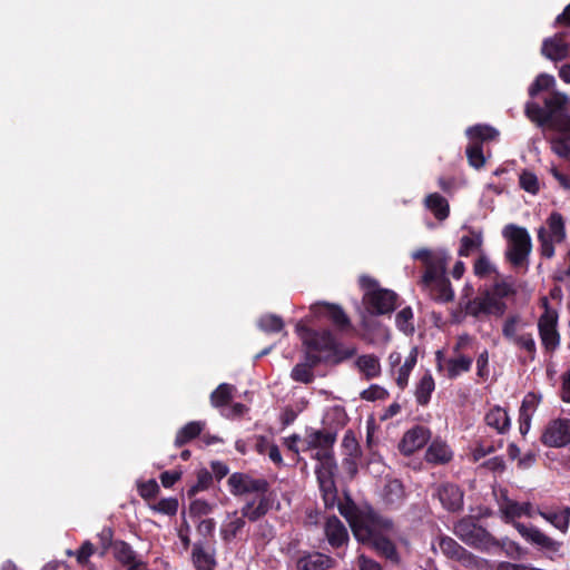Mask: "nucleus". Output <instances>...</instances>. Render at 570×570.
Listing matches in <instances>:
<instances>
[{"label":"nucleus","mask_w":570,"mask_h":570,"mask_svg":"<svg viewBox=\"0 0 570 570\" xmlns=\"http://www.w3.org/2000/svg\"><path fill=\"white\" fill-rule=\"evenodd\" d=\"M335 441L336 433L330 430H314L313 433L303 439L297 434H292L284 439L287 450L295 454L312 451L311 458L318 461V465L315 468V475L326 509H333L338 499L334 481L336 462L333 445Z\"/></svg>","instance_id":"1"},{"label":"nucleus","mask_w":570,"mask_h":570,"mask_svg":"<svg viewBox=\"0 0 570 570\" xmlns=\"http://www.w3.org/2000/svg\"><path fill=\"white\" fill-rule=\"evenodd\" d=\"M296 330L301 334L303 344L306 347L302 363L311 370H314L322 363L340 364L355 354L354 347H344L330 330L316 331L301 323L296 325Z\"/></svg>","instance_id":"2"},{"label":"nucleus","mask_w":570,"mask_h":570,"mask_svg":"<svg viewBox=\"0 0 570 570\" xmlns=\"http://www.w3.org/2000/svg\"><path fill=\"white\" fill-rule=\"evenodd\" d=\"M227 485L234 497L256 494V499L248 500L239 510L249 522L264 518L273 507L274 497L269 491L271 484L264 478L256 479L248 473L234 472L229 475Z\"/></svg>","instance_id":"3"},{"label":"nucleus","mask_w":570,"mask_h":570,"mask_svg":"<svg viewBox=\"0 0 570 570\" xmlns=\"http://www.w3.org/2000/svg\"><path fill=\"white\" fill-rule=\"evenodd\" d=\"M541 107L535 101H528L524 107L525 116L538 127H548L560 132L561 137H570V115L566 112L568 97L559 91L549 94Z\"/></svg>","instance_id":"4"},{"label":"nucleus","mask_w":570,"mask_h":570,"mask_svg":"<svg viewBox=\"0 0 570 570\" xmlns=\"http://www.w3.org/2000/svg\"><path fill=\"white\" fill-rule=\"evenodd\" d=\"M335 507H337L341 515L348 522L355 539L357 537L367 535L368 525H389V522L383 520V515L371 505L358 508L350 495L345 497L344 502L337 501Z\"/></svg>","instance_id":"5"},{"label":"nucleus","mask_w":570,"mask_h":570,"mask_svg":"<svg viewBox=\"0 0 570 570\" xmlns=\"http://www.w3.org/2000/svg\"><path fill=\"white\" fill-rule=\"evenodd\" d=\"M508 242L505 259L514 267L528 269L529 256L532 250V240L527 228L515 224H508L502 230Z\"/></svg>","instance_id":"6"},{"label":"nucleus","mask_w":570,"mask_h":570,"mask_svg":"<svg viewBox=\"0 0 570 570\" xmlns=\"http://www.w3.org/2000/svg\"><path fill=\"white\" fill-rule=\"evenodd\" d=\"M453 532L466 546L482 552H491L499 547V540L471 515L455 522Z\"/></svg>","instance_id":"7"},{"label":"nucleus","mask_w":570,"mask_h":570,"mask_svg":"<svg viewBox=\"0 0 570 570\" xmlns=\"http://www.w3.org/2000/svg\"><path fill=\"white\" fill-rule=\"evenodd\" d=\"M383 520L389 522V525L374 524L368 525V534L364 537H357L356 540L363 544L371 546L380 556L385 559L399 563L400 556L394 542L389 539L383 532H392L394 522L392 519L383 517Z\"/></svg>","instance_id":"8"},{"label":"nucleus","mask_w":570,"mask_h":570,"mask_svg":"<svg viewBox=\"0 0 570 570\" xmlns=\"http://www.w3.org/2000/svg\"><path fill=\"white\" fill-rule=\"evenodd\" d=\"M236 387L229 383H220L210 393V404L226 419L243 417L248 407L243 403H233V395Z\"/></svg>","instance_id":"9"},{"label":"nucleus","mask_w":570,"mask_h":570,"mask_svg":"<svg viewBox=\"0 0 570 570\" xmlns=\"http://www.w3.org/2000/svg\"><path fill=\"white\" fill-rule=\"evenodd\" d=\"M513 525L527 542L537 547L550 559H553L556 556H561L560 550L563 546L561 541L552 539L534 525H525L515 521H513Z\"/></svg>","instance_id":"10"},{"label":"nucleus","mask_w":570,"mask_h":570,"mask_svg":"<svg viewBox=\"0 0 570 570\" xmlns=\"http://www.w3.org/2000/svg\"><path fill=\"white\" fill-rule=\"evenodd\" d=\"M544 312L538 321L539 336L542 346L547 352H554L560 345V334L558 332V313L549 307L548 299L542 298Z\"/></svg>","instance_id":"11"},{"label":"nucleus","mask_w":570,"mask_h":570,"mask_svg":"<svg viewBox=\"0 0 570 570\" xmlns=\"http://www.w3.org/2000/svg\"><path fill=\"white\" fill-rule=\"evenodd\" d=\"M397 294L391 289L377 288L364 294L363 303L371 315L391 314L396 308Z\"/></svg>","instance_id":"12"},{"label":"nucleus","mask_w":570,"mask_h":570,"mask_svg":"<svg viewBox=\"0 0 570 570\" xmlns=\"http://www.w3.org/2000/svg\"><path fill=\"white\" fill-rule=\"evenodd\" d=\"M446 265L436 271L434 276L425 281L421 278L420 285L423 289L428 291L431 298L435 302L448 303L454 298V291L451 286L450 279L445 275Z\"/></svg>","instance_id":"13"},{"label":"nucleus","mask_w":570,"mask_h":570,"mask_svg":"<svg viewBox=\"0 0 570 570\" xmlns=\"http://www.w3.org/2000/svg\"><path fill=\"white\" fill-rule=\"evenodd\" d=\"M541 55L558 62L570 57V29L557 32L542 41Z\"/></svg>","instance_id":"14"},{"label":"nucleus","mask_w":570,"mask_h":570,"mask_svg":"<svg viewBox=\"0 0 570 570\" xmlns=\"http://www.w3.org/2000/svg\"><path fill=\"white\" fill-rule=\"evenodd\" d=\"M112 554L117 562L127 567V570H140L146 568V563L137 558L136 551L124 540L115 541Z\"/></svg>","instance_id":"15"},{"label":"nucleus","mask_w":570,"mask_h":570,"mask_svg":"<svg viewBox=\"0 0 570 570\" xmlns=\"http://www.w3.org/2000/svg\"><path fill=\"white\" fill-rule=\"evenodd\" d=\"M336 566V560L322 552H304L296 561L297 570H327Z\"/></svg>","instance_id":"16"},{"label":"nucleus","mask_w":570,"mask_h":570,"mask_svg":"<svg viewBox=\"0 0 570 570\" xmlns=\"http://www.w3.org/2000/svg\"><path fill=\"white\" fill-rule=\"evenodd\" d=\"M439 547L446 558L459 561L462 564H470L473 560V554L449 535H441L439 538Z\"/></svg>","instance_id":"17"},{"label":"nucleus","mask_w":570,"mask_h":570,"mask_svg":"<svg viewBox=\"0 0 570 570\" xmlns=\"http://www.w3.org/2000/svg\"><path fill=\"white\" fill-rule=\"evenodd\" d=\"M438 498L448 511L455 512L463 507V491L456 484H441L438 489Z\"/></svg>","instance_id":"18"},{"label":"nucleus","mask_w":570,"mask_h":570,"mask_svg":"<svg viewBox=\"0 0 570 570\" xmlns=\"http://www.w3.org/2000/svg\"><path fill=\"white\" fill-rule=\"evenodd\" d=\"M430 438V430H407L399 443V450L403 455L410 456L422 449Z\"/></svg>","instance_id":"19"},{"label":"nucleus","mask_w":570,"mask_h":570,"mask_svg":"<svg viewBox=\"0 0 570 570\" xmlns=\"http://www.w3.org/2000/svg\"><path fill=\"white\" fill-rule=\"evenodd\" d=\"M324 531L330 546L334 549H338L348 542L347 529L336 515L327 518Z\"/></svg>","instance_id":"20"},{"label":"nucleus","mask_w":570,"mask_h":570,"mask_svg":"<svg viewBox=\"0 0 570 570\" xmlns=\"http://www.w3.org/2000/svg\"><path fill=\"white\" fill-rule=\"evenodd\" d=\"M404 484L399 479L387 480L383 487L382 500L389 509H399L405 501Z\"/></svg>","instance_id":"21"},{"label":"nucleus","mask_w":570,"mask_h":570,"mask_svg":"<svg viewBox=\"0 0 570 570\" xmlns=\"http://www.w3.org/2000/svg\"><path fill=\"white\" fill-rule=\"evenodd\" d=\"M313 309L316 314L326 316L341 331L351 327V320L340 305L323 303L315 305Z\"/></svg>","instance_id":"22"},{"label":"nucleus","mask_w":570,"mask_h":570,"mask_svg":"<svg viewBox=\"0 0 570 570\" xmlns=\"http://www.w3.org/2000/svg\"><path fill=\"white\" fill-rule=\"evenodd\" d=\"M535 513L562 533L568 531L570 525V507H562L559 510L538 508Z\"/></svg>","instance_id":"23"},{"label":"nucleus","mask_w":570,"mask_h":570,"mask_svg":"<svg viewBox=\"0 0 570 570\" xmlns=\"http://www.w3.org/2000/svg\"><path fill=\"white\" fill-rule=\"evenodd\" d=\"M202 431L203 430H179L175 444L183 446L186 443L194 442L198 448H204L222 441L218 436L208 433L202 434Z\"/></svg>","instance_id":"24"},{"label":"nucleus","mask_w":570,"mask_h":570,"mask_svg":"<svg viewBox=\"0 0 570 570\" xmlns=\"http://www.w3.org/2000/svg\"><path fill=\"white\" fill-rule=\"evenodd\" d=\"M191 561L196 570H214L217 566L215 550L206 549L202 541L194 543Z\"/></svg>","instance_id":"25"},{"label":"nucleus","mask_w":570,"mask_h":570,"mask_svg":"<svg viewBox=\"0 0 570 570\" xmlns=\"http://www.w3.org/2000/svg\"><path fill=\"white\" fill-rule=\"evenodd\" d=\"M227 517L233 519L222 524L219 534L225 543H230L242 533L247 518H244L242 513L238 517V511L228 512Z\"/></svg>","instance_id":"26"},{"label":"nucleus","mask_w":570,"mask_h":570,"mask_svg":"<svg viewBox=\"0 0 570 570\" xmlns=\"http://www.w3.org/2000/svg\"><path fill=\"white\" fill-rule=\"evenodd\" d=\"M412 257L415 261H421L425 265V272L422 277L425 281L431 279L436 271H440L443 266L446 265V262L442 257H433L432 252L428 248H420L413 252Z\"/></svg>","instance_id":"27"},{"label":"nucleus","mask_w":570,"mask_h":570,"mask_svg":"<svg viewBox=\"0 0 570 570\" xmlns=\"http://www.w3.org/2000/svg\"><path fill=\"white\" fill-rule=\"evenodd\" d=\"M465 135L470 139V142L483 146L484 142L497 140L499 131L492 126L479 124L469 127L465 130Z\"/></svg>","instance_id":"28"},{"label":"nucleus","mask_w":570,"mask_h":570,"mask_svg":"<svg viewBox=\"0 0 570 570\" xmlns=\"http://www.w3.org/2000/svg\"><path fill=\"white\" fill-rule=\"evenodd\" d=\"M501 511L507 519V521H512L522 515L533 517L534 510L530 502H518L513 500H507L503 505H501Z\"/></svg>","instance_id":"29"},{"label":"nucleus","mask_w":570,"mask_h":570,"mask_svg":"<svg viewBox=\"0 0 570 570\" xmlns=\"http://www.w3.org/2000/svg\"><path fill=\"white\" fill-rule=\"evenodd\" d=\"M424 205L438 220H444L450 215L448 200L438 193L429 194L425 197Z\"/></svg>","instance_id":"30"},{"label":"nucleus","mask_w":570,"mask_h":570,"mask_svg":"<svg viewBox=\"0 0 570 570\" xmlns=\"http://www.w3.org/2000/svg\"><path fill=\"white\" fill-rule=\"evenodd\" d=\"M539 402L540 397L533 392H529L523 397L519 410V428H530L531 417L535 412Z\"/></svg>","instance_id":"31"},{"label":"nucleus","mask_w":570,"mask_h":570,"mask_svg":"<svg viewBox=\"0 0 570 570\" xmlns=\"http://www.w3.org/2000/svg\"><path fill=\"white\" fill-rule=\"evenodd\" d=\"M452 452L450 448L442 442L434 441L428 448L425 453V460L434 464H444L451 461Z\"/></svg>","instance_id":"32"},{"label":"nucleus","mask_w":570,"mask_h":570,"mask_svg":"<svg viewBox=\"0 0 570 570\" xmlns=\"http://www.w3.org/2000/svg\"><path fill=\"white\" fill-rule=\"evenodd\" d=\"M548 236L553 238L557 244L564 242L567 238L566 224L563 216L558 212H552L547 218Z\"/></svg>","instance_id":"33"},{"label":"nucleus","mask_w":570,"mask_h":570,"mask_svg":"<svg viewBox=\"0 0 570 570\" xmlns=\"http://www.w3.org/2000/svg\"><path fill=\"white\" fill-rule=\"evenodd\" d=\"M257 327L266 334L281 333L285 328L283 318L276 314L267 313L262 315L256 323Z\"/></svg>","instance_id":"34"},{"label":"nucleus","mask_w":570,"mask_h":570,"mask_svg":"<svg viewBox=\"0 0 570 570\" xmlns=\"http://www.w3.org/2000/svg\"><path fill=\"white\" fill-rule=\"evenodd\" d=\"M435 389L432 374L426 372L419 381L415 390V397L419 404L426 405L430 402L431 394Z\"/></svg>","instance_id":"35"},{"label":"nucleus","mask_w":570,"mask_h":570,"mask_svg":"<svg viewBox=\"0 0 570 570\" xmlns=\"http://www.w3.org/2000/svg\"><path fill=\"white\" fill-rule=\"evenodd\" d=\"M541 441L547 446H566L570 443V430H543Z\"/></svg>","instance_id":"36"},{"label":"nucleus","mask_w":570,"mask_h":570,"mask_svg":"<svg viewBox=\"0 0 570 570\" xmlns=\"http://www.w3.org/2000/svg\"><path fill=\"white\" fill-rule=\"evenodd\" d=\"M347 420L344 407L335 405L326 411L323 424L324 428H344L347 424Z\"/></svg>","instance_id":"37"},{"label":"nucleus","mask_w":570,"mask_h":570,"mask_svg":"<svg viewBox=\"0 0 570 570\" xmlns=\"http://www.w3.org/2000/svg\"><path fill=\"white\" fill-rule=\"evenodd\" d=\"M482 234L480 232H471V236L464 235L460 239L459 256L468 257L471 253L478 250L482 246Z\"/></svg>","instance_id":"38"},{"label":"nucleus","mask_w":570,"mask_h":570,"mask_svg":"<svg viewBox=\"0 0 570 570\" xmlns=\"http://www.w3.org/2000/svg\"><path fill=\"white\" fill-rule=\"evenodd\" d=\"M488 428H509L510 417L507 411L500 406L491 409L484 417Z\"/></svg>","instance_id":"39"},{"label":"nucleus","mask_w":570,"mask_h":570,"mask_svg":"<svg viewBox=\"0 0 570 570\" xmlns=\"http://www.w3.org/2000/svg\"><path fill=\"white\" fill-rule=\"evenodd\" d=\"M356 364L367 379L376 377L381 372L380 361L375 355H362Z\"/></svg>","instance_id":"40"},{"label":"nucleus","mask_w":570,"mask_h":570,"mask_svg":"<svg viewBox=\"0 0 570 570\" xmlns=\"http://www.w3.org/2000/svg\"><path fill=\"white\" fill-rule=\"evenodd\" d=\"M473 360L470 356L460 355L456 358H450L448 361V376L449 379H455L462 372H469L471 370Z\"/></svg>","instance_id":"41"},{"label":"nucleus","mask_w":570,"mask_h":570,"mask_svg":"<svg viewBox=\"0 0 570 570\" xmlns=\"http://www.w3.org/2000/svg\"><path fill=\"white\" fill-rule=\"evenodd\" d=\"M521 350H524L527 352V358L522 362L525 363L527 361L533 362L537 356V346L534 338L531 333H524L522 335H519L514 338L512 342Z\"/></svg>","instance_id":"42"},{"label":"nucleus","mask_w":570,"mask_h":570,"mask_svg":"<svg viewBox=\"0 0 570 570\" xmlns=\"http://www.w3.org/2000/svg\"><path fill=\"white\" fill-rule=\"evenodd\" d=\"M465 155L471 167L481 169L485 165L483 146H480V144L469 142L465 149Z\"/></svg>","instance_id":"43"},{"label":"nucleus","mask_w":570,"mask_h":570,"mask_svg":"<svg viewBox=\"0 0 570 570\" xmlns=\"http://www.w3.org/2000/svg\"><path fill=\"white\" fill-rule=\"evenodd\" d=\"M538 242L540 244L539 252L540 255L544 258H552L554 256V243L556 240L548 236V230L546 227L541 226L538 229Z\"/></svg>","instance_id":"44"},{"label":"nucleus","mask_w":570,"mask_h":570,"mask_svg":"<svg viewBox=\"0 0 570 570\" xmlns=\"http://www.w3.org/2000/svg\"><path fill=\"white\" fill-rule=\"evenodd\" d=\"M213 482V474L207 469H200L197 471V481L194 485H191L188 491L187 495L189 498H193L200 491L207 490Z\"/></svg>","instance_id":"45"},{"label":"nucleus","mask_w":570,"mask_h":570,"mask_svg":"<svg viewBox=\"0 0 570 570\" xmlns=\"http://www.w3.org/2000/svg\"><path fill=\"white\" fill-rule=\"evenodd\" d=\"M495 549H500L505 552V554L513 560H521L527 554V550L523 549L519 543L509 540L508 538L499 540V547Z\"/></svg>","instance_id":"46"},{"label":"nucleus","mask_w":570,"mask_h":570,"mask_svg":"<svg viewBox=\"0 0 570 570\" xmlns=\"http://www.w3.org/2000/svg\"><path fill=\"white\" fill-rule=\"evenodd\" d=\"M554 85V78L548 73H540L529 87L528 94L533 99L541 91L549 90Z\"/></svg>","instance_id":"47"},{"label":"nucleus","mask_w":570,"mask_h":570,"mask_svg":"<svg viewBox=\"0 0 570 570\" xmlns=\"http://www.w3.org/2000/svg\"><path fill=\"white\" fill-rule=\"evenodd\" d=\"M413 312L410 306L402 308L395 316L396 327L405 334H411L414 331L412 324Z\"/></svg>","instance_id":"48"},{"label":"nucleus","mask_w":570,"mask_h":570,"mask_svg":"<svg viewBox=\"0 0 570 570\" xmlns=\"http://www.w3.org/2000/svg\"><path fill=\"white\" fill-rule=\"evenodd\" d=\"M416 364V350L414 348L411 355L405 360L404 364L400 367L399 375L396 377V384L404 389L407 385L409 376L411 371Z\"/></svg>","instance_id":"49"},{"label":"nucleus","mask_w":570,"mask_h":570,"mask_svg":"<svg viewBox=\"0 0 570 570\" xmlns=\"http://www.w3.org/2000/svg\"><path fill=\"white\" fill-rule=\"evenodd\" d=\"M149 507L155 512L171 517L175 515L178 511V500L176 498H165L155 504H150Z\"/></svg>","instance_id":"50"},{"label":"nucleus","mask_w":570,"mask_h":570,"mask_svg":"<svg viewBox=\"0 0 570 570\" xmlns=\"http://www.w3.org/2000/svg\"><path fill=\"white\" fill-rule=\"evenodd\" d=\"M291 377L293 381L304 384H309L314 381L313 370L304 365L303 363H297L291 372Z\"/></svg>","instance_id":"51"},{"label":"nucleus","mask_w":570,"mask_h":570,"mask_svg":"<svg viewBox=\"0 0 570 570\" xmlns=\"http://www.w3.org/2000/svg\"><path fill=\"white\" fill-rule=\"evenodd\" d=\"M214 510V504L207 502L206 500L196 499L189 504V515L190 518H200L203 515H208Z\"/></svg>","instance_id":"52"},{"label":"nucleus","mask_w":570,"mask_h":570,"mask_svg":"<svg viewBox=\"0 0 570 570\" xmlns=\"http://www.w3.org/2000/svg\"><path fill=\"white\" fill-rule=\"evenodd\" d=\"M463 308L466 315L473 316L474 318H479L481 314L488 315V309L481 297L468 299L463 304Z\"/></svg>","instance_id":"53"},{"label":"nucleus","mask_w":570,"mask_h":570,"mask_svg":"<svg viewBox=\"0 0 570 570\" xmlns=\"http://www.w3.org/2000/svg\"><path fill=\"white\" fill-rule=\"evenodd\" d=\"M519 184L522 189L530 194H537L539 191V181L537 176L529 171L523 170L519 177Z\"/></svg>","instance_id":"54"},{"label":"nucleus","mask_w":570,"mask_h":570,"mask_svg":"<svg viewBox=\"0 0 570 570\" xmlns=\"http://www.w3.org/2000/svg\"><path fill=\"white\" fill-rule=\"evenodd\" d=\"M98 539L100 543V556L104 557L109 549L115 548V541L114 540V530L110 527H104L102 530L98 533Z\"/></svg>","instance_id":"55"},{"label":"nucleus","mask_w":570,"mask_h":570,"mask_svg":"<svg viewBox=\"0 0 570 570\" xmlns=\"http://www.w3.org/2000/svg\"><path fill=\"white\" fill-rule=\"evenodd\" d=\"M551 148L554 154L561 158H570V137H557L551 141Z\"/></svg>","instance_id":"56"},{"label":"nucleus","mask_w":570,"mask_h":570,"mask_svg":"<svg viewBox=\"0 0 570 570\" xmlns=\"http://www.w3.org/2000/svg\"><path fill=\"white\" fill-rule=\"evenodd\" d=\"M138 493L145 500L155 499L159 493V485L156 480L150 479L146 482L138 484Z\"/></svg>","instance_id":"57"},{"label":"nucleus","mask_w":570,"mask_h":570,"mask_svg":"<svg viewBox=\"0 0 570 570\" xmlns=\"http://www.w3.org/2000/svg\"><path fill=\"white\" fill-rule=\"evenodd\" d=\"M520 322V317L518 315H510L503 323L502 335L505 340L513 342L517 335V325Z\"/></svg>","instance_id":"58"},{"label":"nucleus","mask_w":570,"mask_h":570,"mask_svg":"<svg viewBox=\"0 0 570 570\" xmlns=\"http://www.w3.org/2000/svg\"><path fill=\"white\" fill-rule=\"evenodd\" d=\"M389 396V392L376 384L371 385L368 389L364 390L361 393V397L366 401H376V400H384Z\"/></svg>","instance_id":"59"},{"label":"nucleus","mask_w":570,"mask_h":570,"mask_svg":"<svg viewBox=\"0 0 570 570\" xmlns=\"http://www.w3.org/2000/svg\"><path fill=\"white\" fill-rule=\"evenodd\" d=\"M95 553L94 544L87 540L85 541L76 553L77 562L80 566H86L89 563V558Z\"/></svg>","instance_id":"60"},{"label":"nucleus","mask_w":570,"mask_h":570,"mask_svg":"<svg viewBox=\"0 0 570 570\" xmlns=\"http://www.w3.org/2000/svg\"><path fill=\"white\" fill-rule=\"evenodd\" d=\"M343 446L346 449L350 456H356L360 450L358 442L354 435L353 430H347L343 439Z\"/></svg>","instance_id":"61"},{"label":"nucleus","mask_w":570,"mask_h":570,"mask_svg":"<svg viewBox=\"0 0 570 570\" xmlns=\"http://www.w3.org/2000/svg\"><path fill=\"white\" fill-rule=\"evenodd\" d=\"M215 528H216V522L214 519H210V518L200 520L196 527L197 533L199 535H202L204 539L213 537Z\"/></svg>","instance_id":"62"},{"label":"nucleus","mask_w":570,"mask_h":570,"mask_svg":"<svg viewBox=\"0 0 570 570\" xmlns=\"http://www.w3.org/2000/svg\"><path fill=\"white\" fill-rule=\"evenodd\" d=\"M473 269H474V274L479 277H485L488 276L491 271H492V266L489 262V259L481 255L475 262H474V266H473Z\"/></svg>","instance_id":"63"},{"label":"nucleus","mask_w":570,"mask_h":570,"mask_svg":"<svg viewBox=\"0 0 570 570\" xmlns=\"http://www.w3.org/2000/svg\"><path fill=\"white\" fill-rule=\"evenodd\" d=\"M514 293H515V291L513 289L512 285L507 282H498L493 286V294L499 299L509 297V296L513 295Z\"/></svg>","instance_id":"64"}]
</instances>
